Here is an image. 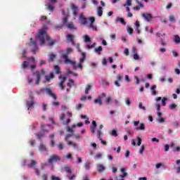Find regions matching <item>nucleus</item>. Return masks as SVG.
<instances>
[{
    "mask_svg": "<svg viewBox=\"0 0 180 180\" xmlns=\"http://www.w3.org/2000/svg\"><path fill=\"white\" fill-rule=\"evenodd\" d=\"M39 151H47V148H46V145L43 143H40L39 146Z\"/></svg>",
    "mask_w": 180,
    "mask_h": 180,
    "instance_id": "obj_26",
    "label": "nucleus"
},
{
    "mask_svg": "<svg viewBox=\"0 0 180 180\" xmlns=\"http://www.w3.org/2000/svg\"><path fill=\"white\" fill-rule=\"evenodd\" d=\"M30 47H32V49L31 50L32 53H33V54H36V53H37V42L34 40H33V38L30 39V43L29 44Z\"/></svg>",
    "mask_w": 180,
    "mask_h": 180,
    "instance_id": "obj_4",
    "label": "nucleus"
},
{
    "mask_svg": "<svg viewBox=\"0 0 180 180\" xmlns=\"http://www.w3.org/2000/svg\"><path fill=\"white\" fill-rule=\"evenodd\" d=\"M101 134L102 131H97V137H98V139L101 141V144H103V146H106L107 143L105 141H103V139H102V137L101 136Z\"/></svg>",
    "mask_w": 180,
    "mask_h": 180,
    "instance_id": "obj_13",
    "label": "nucleus"
},
{
    "mask_svg": "<svg viewBox=\"0 0 180 180\" xmlns=\"http://www.w3.org/2000/svg\"><path fill=\"white\" fill-rule=\"evenodd\" d=\"M37 37L39 39L41 46H44L46 40L47 41H49L48 46H49L50 47H51V46H54V44L57 43V40L56 39L51 40L50 37L47 35V31L44 28L39 30V32L37 34Z\"/></svg>",
    "mask_w": 180,
    "mask_h": 180,
    "instance_id": "obj_1",
    "label": "nucleus"
},
{
    "mask_svg": "<svg viewBox=\"0 0 180 180\" xmlns=\"http://www.w3.org/2000/svg\"><path fill=\"white\" fill-rule=\"evenodd\" d=\"M111 136H114V137H117V131L113 129L111 132Z\"/></svg>",
    "mask_w": 180,
    "mask_h": 180,
    "instance_id": "obj_47",
    "label": "nucleus"
},
{
    "mask_svg": "<svg viewBox=\"0 0 180 180\" xmlns=\"http://www.w3.org/2000/svg\"><path fill=\"white\" fill-rule=\"evenodd\" d=\"M175 108H176V104L172 103V104H170V105H169V108H170L172 110H174V109H175Z\"/></svg>",
    "mask_w": 180,
    "mask_h": 180,
    "instance_id": "obj_51",
    "label": "nucleus"
},
{
    "mask_svg": "<svg viewBox=\"0 0 180 180\" xmlns=\"http://www.w3.org/2000/svg\"><path fill=\"white\" fill-rule=\"evenodd\" d=\"M124 54H125V56H129V49H125L124 51Z\"/></svg>",
    "mask_w": 180,
    "mask_h": 180,
    "instance_id": "obj_62",
    "label": "nucleus"
},
{
    "mask_svg": "<svg viewBox=\"0 0 180 180\" xmlns=\"http://www.w3.org/2000/svg\"><path fill=\"white\" fill-rule=\"evenodd\" d=\"M67 22H68V16H65V17L63 19L62 23H63L64 26H66Z\"/></svg>",
    "mask_w": 180,
    "mask_h": 180,
    "instance_id": "obj_40",
    "label": "nucleus"
},
{
    "mask_svg": "<svg viewBox=\"0 0 180 180\" xmlns=\"http://www.w3.org/2000/svg\"><path fill=\"white\" fill-rule=\"evenodd\" d=\"M102 9H103L102 7L98 8L97 13H98V16H102V15H103V11Z\"/></svg>",
    "mask_w": 180,
    "mask_h": 180,
    "instance_id": "obj_36",
    "label": "nucleus"
},
{
    "mask_svg": "<svg viewBox=\"0 0 180 180\" xmlns=\"http://www.w3.org/2000/svg\"><path fill=\"white\" fill-rule=\"evenodd\" d=\"M86 47L89 49H95L96 47V43H94L92 45H87Z\"/></svg>",
    "mask_w": 180,
    "mask_h": 180,
    "instance_id": "obj_45",
    "label": "nucleus"
},
{
    "mask_svg": "<svg viewBox=\"0 0 180 180\" xmlns=\"http://www.w3.org/2000/svg\"><path fill=\"white\" fill-rule=\"evenodd\" d=\"M79 20L82 25H86V23H88V19L85 18L83 13L80 14Z\"/></svg>",
    "mask_w": 180,
    "mask_h": 180,
    "instance_id": "obj_9",
    "label": "nucleus"
},
{
    "mask_svg": "<svg viewBox=\"0 0 180 180\" xmlns=\"http://www.w3.org/2000/svg\"><path fill=\"white\" fill-rule=\"evenodd\" d=\"M137 140H138L137 145L138 146H141V141H142L141 138H140V136H138Z\"/></svg>",
    "mask_w": 180,
    "mask_h": 180,
    "instance_id": "obj_56",
    "label": "nucleus"
},
{
    "mask_svg": "<svg viewBox=\"0 0 180 180\" xmlns=\"http://www.w3.org/2000/svg\"><path fill=\"white\" fill-rule=\"evenodd\" d=\"M61 161V158L57 155H53L51 158L48 160V162L49 164H53V162H57Z\"/></svg>",
    "mask_w": 180,
    "mask_h": 180,
    "instance_id": "obj_5",
    "label": "nucleus"
},
{
    "mask_svg": "<svg viewBox=\"0 0 180 180\" xmlns=\"http://www.w3.org/2000/svg\"><path fill=\"white\" fill-rule=\"evenodd\" d=\"M142 18L146 20V22H150L153 19V15L151 13H145L141 14Z\"/></svg>",
    "mask_w": 180,
    "mask_h": 180,
    "instance_id": "obj_7",
    "label": "nucleus"
},
{
    "mask_svg": "<svg viewBox=\"0 0 180 180\" xmlns=\"http://www.w3.org/2000/svg\"><path fill=\"white\" fill-rule=\"evenodd\" d=\"M169 20L172 23L175 22V16L171 15L169 16Z\"/></svg>",
    "mask_w": 180,
    "mask_h": 180,
    "instance_id": "obj_41",
    "label": "nucleus"
},
{
    "mask_svg": "<svg viewBox=\"0 0 180 180\" xmlns=\"http://www.w3.org/2000/svg\"><path fill=\"white\" fill-rule=\"evenodd\" d=\"M161 99H162L161 97H158L156 98L157 103H156V109L158 110V112H160V110H161V105L160 103H158V102H160V101H161Z\"/></svg>",
    "mask_w": 180,
    "mask_h": 180,
    "instance_id": "obj_18",
    "label": "nucleus"
},
{
    "mask_svg": "<svg viewBox=\"0 0 180 180\" xmlns=\"http://www.w3.org/2000/svg\"><path fill=\"white\" fill-rule=\"evenodd\" d=\"M58 147L59 150H64V146H63V143H58Z\"/></svg>",
    "mask_w": 180,
    "mask_h": 180,
    "instance_id": "obj_58",
    "label": "nucleus"
},
{
    "mask_svg": "<svg viewBox=\"0 0 180 180\" xmlns=\"http://www.w3.org/2000/svg\"><path fill=\"white\" fill-rule=\"evenodd\" d=\"M27 67H29V62L27 61H24L21 65V68L23 70H26V68H27Z\"/></svg>",
    "mask_w": 180,
    "mask_h": 180,
    "instance_id": "obj_32",
    "label": "nucleus"
},
{
    "mask_svg": "<svg viewBox=\"0 0 180 180\" xmlns=\"http://www.w3.org/2000/svg\"><path fill=\"white\" fill-rule=\"evenodd\" d=\"M140 58V56L137 53L134 54V60H139Z\"/></svg>",
    "mask_w": 180,
    "mask_h": 180,
    "instance_id": "obj_59",
    "label": "nucleus"
},
{
    "mask_svg": "<svg viewBox=\"0 0 180 180\" xmlns=\"http://www.w3.org/2000/svg\"><path fill=\"white\" fill-rule=\"evenodd\" d=\"M156 36L157 37H161V36H167V34H165V33H162V32H157L156 33Z\"/></svg>",
    "mask_w": 180,
    "mask_h": 180,
    "instance_id": "obj_48",
    "label": "nucleus"
},
{
    "mask_svg": "<svg viewBox=\"0 0 180 180\" xmlns=\"http://www.w3.org/2000/svg\"><path fill=\"white\" fill-rule=\"evenodd\" d=\"M127 32L128 34H133L134 30L131 27H128L127 28Z\"/></svg>",
    "mask_w": 180,
    "mask_h": 180,
    "instance_id": "obj_37",
    "label": "nucleus"
},
{
    "mask_svg": "<svg viewBox=\"0 0 180 180\" xmlns=\"http://www.w3.org/2000/svg\"><path fill=\"white\" fill-rule=\"evenodd\" d=\"M139 109H143V110H146V107L143 106L142 103H139Z\"/></svg>",
    "mask_w": 180,
    "mask_h": 180,
    "instance_id": "obj_54",
    "label": "nucleus"
},
{
    "mask_svg": "<svg viewBox=\"0 0 180 180\" xmlns=\"http://www.w3.org/2000/svg\"><path fill=\"white\" fill-rule=\"evenodd\" d=\"M92 89V84H87L86 86V88H85V91H84V94L86 95H88V94H89V91H91Z\"/></svg>",
    "mask_w": 180,
    "mask_h": 180,
    "instance_id": "obj_21",
    "label": "nucleus"
},
{
    "mask_svg": "<svg viewBox=\"0 0 180 180\" xmlns=\"http://www.w3.org/2000/svg\"><path fill=\"white\" fill-rule=\"evenodd\" d=\"M84 41L86 43H91V38L88 35H84Z\"/></svg>",
    "mask_w": 180,
    "mask_h": 180,
    "instance_id": "obj_38",
    "label": "nucleus"
},
{
    "mask_svg": "<svg viewBox=\"0 0 180 180\" xmlns=\"http://www.w3.org/2000/svg\"><path fill=\"white\" fill-rule=\"evenodd\" d=\"M46 6H47L48 11H51L52 12L54 11V7L51 4L46 5Z\"/></svg>",
    "mask_w": 180,
    "mask_h": 180,
    "instance_id": "obj_44",
    "label": "nucleus"
},
{
    "mask_svg": "<svg viewBox=\"0 0 180 180\" xmlns=\"http://www.w3.org/2000/svg\"><path fill=\"white\" fill-rule=\"evenodd\" d=\"M66 131H68V133H72L74 131V130L72 129V128H71L70 127H67Z\"/></svg>",
    "mask_w": 180,
    "mask_h": 180,
    "instance_id": "obj_52",
    "label": "nucleus"
},
{
    "mask_svg": "<svg viewBox=\"0 0 180 180\" xmlns=\"http://www.w3.org/2000/svg\"><path fill=\"white\" fill-rule=\"evenodd\" d=\"M66 27H68V29H70V30H77V27H75V25L72 22H70L69 23H67Z\"/></svg>",
    "mask_w": 180,
    "mask_h": 180,
    "instance_id": "obj_14",
    "label": "nucleus"
},
{
    "mask_svg": "<svg viewBox=\"0 0 180 180\" xmlns=\"http://www.w3.org/2000/svg\"><path fill=\"white\" fill-rule=\"evenodd\" d=\"M56 146V141L54 139H51L50 142V147H54Z\"/></svg>",
    "mask_w": 180,
    "mask_h": 180,
    "instance_id": "obj_49",
    "label": "nucleus"
},
{
    "mask_svg": "<svg viewBox=\"0 0 180 180\" xmlns=\"http://www.w3.org/2000/svg\"><path fill=\"white\" fill-rule=\"evenodd\" d=\"M59 79L60 81L59 84L60 88H61L62 91H64L65 87H64V83L65 82V79H67V76L65 75H61L59 77Z\"/></svg>",
    "mask_w": 180,
    "mask_h": 180,
    "instance_id": "obj_6",
    "label": "nucleus"
},
{
    "mask_svg": "<svg viewBox=\"0 0 180 180\" xmlns=\"http://www.w3.org/2000/svg\"><path fill=\"white\" fill-rule=\"evenodd\" d=\"M74 53V49L72 48H68L65 51V53L60 51V54L63 56V58L65 59V64H70L73 67V70H77V62L70 60L68 58V55Z\"/></svg>",
    "mask_w": 180,
    "mask_h": 180,
    "instance_id": "obj_2",
    "label": "nucleus"
},
{
    "mask_svg": "<svg viewBox=\"0 0 180 180\" xmlns=\"http://www.w3.org/2000/svg\"><path fill=\"white\" fill-rule=\"evenodd\" d=\"M84 168L87 170H89L91 168V162H86L84 165Z\"/></svg>",
    "mask_w": 180,
    "mask_h": 180,
    "instance_id": "obj_39",
    "label": "nucleus"
},
{
    "mask_svg": "<svg viewBox=\"0 0 180 180\" xmlns=\"http://www.w3.org/2000/svg\"><path fill=\"white\" fill-rule=\"evenodd\" d=\"M135 130H146V127L144 126V123H141L140 127H136Z\"/></svg>",
    "mask_w": 180,
    "mask_h": 180,
    "instance_id": "obj_29",
    "label": "nucleus"
},
{
    "mask_svg": "<svg viewBox=\"0 0 180 180\" xmlns=\"http://www.w3.org/2000/svg\"><path fill=\"white\" fill-rule=\"evenodd\" d=\"M167 98L164 97L162 99V106H165V105H167Z\"/></svg>",
    "mask_w": 180,
    "mask_h": 180,
    "instance_id": "obj_46",
    "label": "nucleus"
},
{
    "mask_svg": "<svg viewBox=\"0 0 180 180\" xmlns=\"http://www.w3.org/2000/svg\"><path fill=\"white\" fill-rule=\"evenodd\" d=\"M96 167L98 172H103V171H105V169H106V167H105V165L102 164H98Z\"/></svg>",
    "mask_w": 180,
    "mask_h": 180,
    "instance_id": "obj_15",
    "label": "nucleus"
},
{
    "mask_svg": "<svg viewBox=\"0 0 180 180\" xmlns=\"http://www.w3.org/2000/svg\"><path fill=\"white\" fill-rule=\"evenodd\" d=\"M71 9L73 12V15L74 16H77V13H78V6L75 5V4H71Z\"/></svg>",
    "mask_w": 180,
    "mask_h": 180,
    "instance_id": "obj_10",
    "label": "nucleus"
},
{
    "mask_svg": "<svg viewBox=\"0 0 180 180\" xmlns=\"http://www.w3.org/2000/svg\"><path fill=\"white\" fill-rule=\"evenodd\" d=\"M34 74L35 75H37V80L35 82V84H36V85H39V84H40V80L41 79V75H40V72L37 71V72H34Z\"/></svg>",
    "mask_w": 180,
    "mask_h": 180,
    "instance_id": "obj_11",
    "label": "nucleus"
},
{
    "mask_svg": "<svg viewBox=\"0 0 180 180\" xmlns=\"http://www.w3.org/2000/svg\"><path fill=\"white\" fill-rule=\"evenodd\" d=\"M96 126V121H92V126L90 127V130L93 134L95 133Z\"/></svg>",
    "mask_w": 180,
    "mask_h": 180,
    "instance_id": "obj_17",
    "label": "nucleus"
},
{
    "mask_svg": "<svg viewBox=\"0 0 180 180\" xmlns=\"http://www.w3.org/2000/svg\"><path fill=\"white\" fill-rule=\"evenodd\" d=\"M64 170L67 174H72V170H71V167L69 165H65L64 166Z\"/></svg>",
    "mask_w": 180,
    "mask_h": 180,
    "instance_id": "obj_24",
    "label": "nucleus"
},
{
    "mask_svg": "<svg viewBox=\"0 0 180 180\" xmlns=\"http://www.w3.org/2000/svg\"><path fill=\"white\" fill-rule=\"evenodd\" d=\"M161 167H164L162 163H158V164L155 165V168H157V169L161 168Z\"/></svg>",
    "mask_w": 180,
    "mask_h": 180,
    "instance_id": "obj_57",
    "label": "nucleus"
},
{
    "mask_svg": "<svg viewBox=\"0 0 180 180\" xmlns=\"http://www.w3.org/2000/svg\"><path fill=\"white\" fill-rule=\"evenodd\" d=\"M42 180H47V174H43L41 176Z\"/></svg>",
    "mask_w": 180,
    "mask_h": 180,
    "instance_id": "obj_64",
    "label": "nucleus"
},
{
    "mask_svg": "<svg viewBox=\"0 0 180 180\" xmlns=\"http://www.w3.org/2000/svg\"><path fill=\"white\" fill-rule=\"evenodd\" d=\"M135 2L138 4L139 6H136L133 8L134 11H140V9L144 8V4L141 1H139V0H135Z\"/></svg>",
    "mask_w": 180,
    "mask_h": 180,
    "instance_id": "obj_8",
    "label": "nucleus"
},
{
    "mask_svg": "<svg viewBox=\"0 0 180 180\" xmlns=\"http://www.w3.org/2000/svg\"><path fill=\"white\" fill-rule=\"evenodd\" d=\"M155 89H157V86L153 85L151 87V91H152V95H153L154 96H155V95H157V91H155Z\"/></svg>",
    "mask_w": 180,
    "mask_h": 180,
    "instance_id": "obj_31",
    "label": "nucleus"
},
{
    "mask_svg": "<svg viewBox=\"0 0 180 180\" xmlns=\"http://www.w3.org/2000/svg\"><path fill=\"white\" fill-rule=\"evenodd\" d=\"M42 110L44 112H46V110H47V104L42 103Z\"/></svg>",
    "mask_w": 180,
    "mask_h": 180,
    "instance_id": "obj_50",
    "label": "nucleus"
},
{
    "mask_svg": "<svg viewBox=\"0 0 180 180\" xmlns=\"http://www.w3.org/2000/svg\"><path fill=\"white\" fill-rule=\"evenodd\" d=\"M46 92V94L49 96H51L54 99V101H57V96H56V94L53 93L51 91V89L50 88H46V89H41L39 90V92L41 94H43V92Z\"/></svg>",
    "mask_w": 180,
    "mask_h": 180,
    "instance_id": "obj_3",
    "label": "nucleus"
},
{
    "mask_svg": "<svg viewBox=\"0 0 180 180\" xmlns=\"http://www.w3.org/2000/svg\"><path fill=\"white\" fill-rule=\"evenodd\" d=\"M173 126H174V127H178V126H180V122L176 121L173 122Z\"/></svg>",
    "mask_w": 180,
    "mask_h": 180,
    "instance_id": "obj_60",
    "label": "nucleus"
},
{
    "mask_svg": "<svg viewBox=\"0 0 180 180\" xmlns=\"http://www.w3.org/2000/svg\"><path fill=\"white\" fill-rule=\"evenodd\" d=\"M116 22H120L121 25H123L124 26H126L127 22L124 20V18H116Z\"/></svg>",
    "mask_w": 180,
    "mask_h": 180,
    "instance_id": "obj_22",
    "label": "nucleus"
},
{
    "mask_svg": "<svg viewBox=\"0 0 180 180\" xmlns=\"http://www.w3.org/2000/svg\"><path fill=\"white\" fill-rule=\"evenodd\" d=\"M94 103H98V105H102V97H98L97 99H95Z\"/></svg>",
    "mask_w": 180,
    "mask_h": 180,
    "instance_id": "obj_30",
    "label": "nucleus"
},
{
    "mask_svg": "<svg viewBox=\"0 0 180 180\" xmlns=\"http://www.w3.org/2000/svg\"><path fill=\"white\" fill-rule=\"evenodd\" d=\"M46 127H50V125H44V124L41 125V129L43 130V131L49 132V129H46Z\"/></svg>",
    "mask_w": 180,
    "mask_h": 180,
    "instance_id": "obj_34",
    "label": "nucleus"
},
{
    "mask_svg": "<svg viewBox=\"0 0 180 180\" xmlns=\"http://www.w3.org/2000/svg\"><path fill=\"white\" fill-rule=\"evenodd\" d=\"M82 58H80L79 61L80 63H84L85 60H86V53L85 52L82 53Z\"/></svg>",
    "mask_w": 180,
    "mask_h": 180,
    "instance_id": "obj_27",
    "label": "nucleus"
},
{
    "mask_svg": "<svg viewBox=\"0 0 180 180\" xmlns=\"http://www.w3.org/2000/svg\"><path fill=\"white\" fill-rule=\"evenodd\" d=\"M37 166V162L34 160H31L30 163L27 164V167L28 168H36V167Z\"/></svg>",
    "mask_w": 180,
    "mask_h": 180,
    "instance_id": "obj_12",
    "label": "nucleus"
},
{
    "mask_svg": "<svg viewBox=\"0 0 180 180\" xmlns=\"http://www.w3.org/2000/svg\"><path fill=\"white\" fill-rule=\"evenodd\" d=\"M55 58H57V55L54 53L49 55V61H54Z\"/></svg>",
    "mask_w": 180,
    "mask_h": 180,
    "instance_id": "obj_35",
    "label": "nucleus"
},
{
    "mask_svg": "<svg viewBox=\"0 0 180 180\" xmlns=\"http://www.w3.org/2000/svg\"><path fill=\"white\" fill-rule=\"evenodd\" d=\"M54 70H55V74H61V69L60 68L59 65H56L54 66Z\"/></svg>",
    "mask_w": 180,
    "mask_h": 180,
    "instance_id": "obj_25",
    "label": "nucleus"
},
{
    "mask_svg": "<svg viewBox=\"0 0 180 180\" xmlns=\"http://www.w3.org/2000/svg\"><path fill=\"white\" fill-rule=\"evenodd\" d=\"M173 41L175 44H180V37H179V35H174Z\"/></svg>",
    "mask_w": 180,
    "mask_h": 180,
    "instance_id": "obj_23",
    "label": "nucleus"
},
{
    "mask_svg": "<svg viewBox=\"0 0 180 180\" xmlns=\"http://www.w3.org/2000/svg\"><path fill=\"white\" fill-rule=\"evenodd\" d=\"M95 158H102V153H97Z\"/></svg>",
    "mask_w": 180,
    "mask_h": 180,
    "instance_id": "obj_63",
    "label": "nucleus"
},
{
    "mask_svg": "<svg viewBox=\"0 0 180 180\" xmlns=\"http://www.w3.org/2000/svg\"><path fill=\"white\" fill-rule=\"evenodd\" d=\"M30 98L31 99V101L30 102H29V101L27 102V106L28 108H33V106L34 105V101H33L34 97H33V96H30Z\"/></svg>",
    "mask_w": 180,
    "mask_h": 180,
    "instance_id": "obj_16",
    "label": "nucleus"
},
{
    "mask_svg": "<svg viewBox=\"0 0 180 180\" xmlns=\"http://www.w3.org/2000/svg\"><path fill=\"white\" fill-rule=\"evenodd\" d=\"M68 86H69V88H71V86H76L75 83H74V80L72 79H69Z\"/></svg>",
    "mask_w": 180,
    "mask_h": 180,
    "instance_id": "obj_28",
    "label": "nucleus"
},
{
    "mask_svg": "<svg viewBox=\"0 0 180 180\" xmlns=\"http://www.w3.org/2000/svg\"><path fill=\"white\" fill-rule=\"evenodd\" d=\"M66 39H68V41L71 42L74 40V36L70 34H68L66 36Z\"/></svg>",
    "mask_w": 180,
    "mask_h": 180,
    "instance_id": "obj_33",
    "label": "nucleus"
},
{
    "mask_svg": "<svg viewBox=\"0 0 180 180\" xmlns=\"http://www.w3.org/2000/svg\"><path fill=\"white\" fill-rule=\"evenodd\" d=\"M36 136H37V139L39 140L41 137H44V133H38V134H36Z\"/></svg>",
    "mask_w": 180,
    "mask_h": 180,
    "instance_id": "obj_43",
    "label": "nucleus"
},
{
    "mask_svg": "<svg viewBox=\"0 0 180 180\" xmlns=\"http://www.w3.org/2000/svg\"><path fill=\"white\" fill-rule=\"evenodd\" d=\"M76 176H77V175L72 174V176H68V178H69V180H74V179H75Z\"/></svg>",
    "mask_w": 180,
    "mask_h": 180,
    "instance_id": "obj_61",
    "label": "nucleus"
},
{
    "mask_svg": "<svg viewBox=\"0 0 180 180\" xmlns=\"http://www.w3.org/2000/svg\"><path fill=\"white\" fill-rule=\"evenodd\" d=\"M82 108H84V104L79 103L76 105L77 110H81V109H82Z\"/></svg>",
    "mask_w": 180,
    "mask_h": 180,
    "instance_id": "obj_42",
    "label": "nucleus"
},
{
    "mask_svg": "<svg viewBox=\"0 0 180 180\" xmlns=\"http://www.w3.org/2000/svg\"><path fill=\"white\" fill-rule=\"evenodd\" d=\"M90 28L93 29V30H98V27H96V26L94 25L92 23L90 25Z\"/></svg>",
    "mask_w": 180,
    "mask_h": 180,
    "instance_id": "obj_55",
    "label": "nucleus"
},
{
    "mask_svg": "<svg viewBox=\"0 0 180 180\" xmlns=\"http://www.w3.org/2000/svg\"><path fill=\"white\" fill-rule=\"evenodd\" d=\"M103 50V48H102V46H100L94 49V52L96 53V54H98V56H101Z\"/></svg>",
    "mask_w": 180,
    "mask_h": 180,
    "instance_id": "obj_20",
    "label": "nucleus"
},
{
    "mask_svg": "<svg viewBox=\"0 0 180 180\" xmlns=\"http://www.w3.org/2000/svg\"><path fill=\"white\" fill-rule=\"evenodd\" d=\"M54 78V73L51 72L49 75L45 76V79L47 82H50L51 79Z\"/></svg>",
    "mask_w": 180,
    "mask_h": 180,
    "instance_id": "obj_19",
    "label": "nucleus"
},
{
    "mask_svg": "<svg viewBox=\"0 0 180 180\" xmlns=\"http://www.w3.org/2000/svg\"><path fill=\"white\" fill-rule=\"evenodd\" d=\"M51 180H61V179H60L58 176H51Z\"/></svg>",
    "mask_w": 180,
    "mask_h": 180,
    "instance_id": "obj_53",
    "label": "nucleus"
}]
</instances>
